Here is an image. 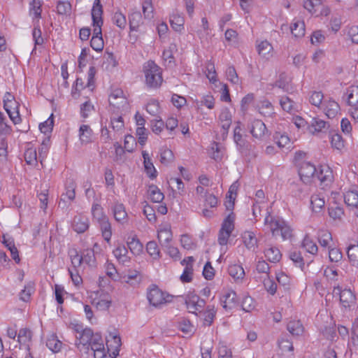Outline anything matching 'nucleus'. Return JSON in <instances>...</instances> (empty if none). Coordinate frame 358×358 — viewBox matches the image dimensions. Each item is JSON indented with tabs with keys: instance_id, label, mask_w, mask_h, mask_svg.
<instances>
[{
	"instance_id": "f8f14e48",
	"label": "nucleus",
	"mask_w": 358,
	"mask_h": 358,
	"mask_svg": "<svg viewBox=\"0 0 358 358\" xmlns=\"http://www.w3.org/2000/svg\"><path fill=\"white\" fill-rule=\"evenodd\" d=\"M322 110L325 115L330 119L336 117L341 111V107L338 102L332 98L324 99L322 103Z\"/></svg>"
},
{
	"instance_id": "dca6fc26",
	"label": "nucleus",
	"mask_w": 358,
	"mask_h": 358,
	"mask_svg": "<svg viewBox=\"0 0 358 358\" xmlns=\"http://www.w3.org/2000/svg\"><path fill=\"white\" fill-rule=\"evenodd\" d=\"M90 226L88 217L83 214H78L74 216L72 221V227L78 234L86 231Z\"/></svg>"
},
{
	"instance_id": "4468645a",
	"label": "nucleus",
	"mask_w": 358,
	"mask_h": 358,
	"mask_svg": "<svg viewBox=\"0 0 358 358\" xmlns=\"http://www.w3.org/2000/svg\"><path fill=\"white\" fill-rule=\"evenodd\" d=\"M219 122L222 127V139L224 140L228 134L229 129L232 122V116L229 110L227 108L222 110L219 115Z\"/></svg>"
},
{
	"instance_id": "680f3d73",
	"label": "nucleus",
	"mask_w": 358,
	"mask_h": 358,
	"mask_svg": "<svg viewBox=\"0 0 358 358\" xmlns=\"http://www.w3.org/2000/svg\"><path fill=\"white\" fill-rule=\"evenodd\" d=\"M275 85L285 92H288L292 89L289 83L288 78L285 73L280 74L279 78L276 80Z\"/></svg>"
},
{
	"instance_id": "7ed1b4c3",
	"label": "nucleus",
	"mask_w": 358,
	"mask_h": 358,
	"mask_svg": "<svg viewBox=\"0 0 358 358\" xmlns=\"http://www.w3.org/2000/svg\"><path fill=\"white\" fill-rule=\"evenodd\" d=\"M303 156H305L303 152H296L295 155V160L296 165L299 168V174L301 180L304 183H310L313 178H315L317 169L314 164L310 162L303 161L300 159Z\"/></svg>"
},
{
	"instance_id": "cd10ccee",
	"label": "nucleus",
	"mask_w": 358,
	"mask_h": 358,
	"mask_svg": "<svg viewBox=\"0 0 358 358\" xmlns=\"http://www.w3.org/2000/svg\"><path fill=\"white\" fill-rule=\"evenodd\" d=\"M347 104L350 107L358 106V86L349 87L345 92Z\"/></svg>"
},
{
	"instance_id": "ea45409f",
	"label": "nucleus",
	"mask_w": 358,
	"mask_h": 358,
	"mask_svg": "<svg viewBox=\"0 0 358 358\" xmlns=\"http://www.w3.org/2000/svg\"><path fill=\"white\" fill-rule=\"evenodd\" d=\"M273 139L279 148H287V149L291 148L292 143L290 139L285 134L275 132L273 136Z\"/></svg>"
},
{
	"instance_id": "1a4fd4ad",
	"label": "nucleus",
	"mask_w": 358,
	"mask_h": 358,
	"mask_svg": "<svg viewBox=\"0 0 358 358\" xmlns=\"http://www.w3.org/2000/svg\"><path fill=\"white\" fill-rule=\"evenodd\" d=\"M109 103L118 109H125L128 106V101L121 89H115L109 96Z\"/></svg>"
},
{
	"instance_id": "473e14b6",
	"label": "nucleus",
	"mask_w": 358,
	"mask_h": 358,
	"mask_svg": "<svg viewBox=\"0 0 358 358\" xmlns=\"http://www.w3.org/2000/svg\"><path fill=\"white\" fill-rule=\"evenodd\" d=\"M90 45L96 52H100L103 50L104 43L102 38L101 28H100L99 33H96L95 28L93 29V36L90 41Z\"/></svg>"
},
{
	"instance_id": "a211bd4d",
	"label": "nucleus",
	"mask_w": 358,
	"mask_h": 358,
	"mask_svg": "<svg viewBox=\"0 0 358 358\" xmlns=\"http://www.w3.org/2000/svg\"><path fill=\"white\" fill-rule=\"evenodd\" d=\"M220 303L225 310H231L238 303L236 293L233 290L227 292L220 299Z\"/></svg>"
},
{
	"instance_id": "39448f33",
	"label": "nucleus",
	"mask_w": 358,
	"mask_h": 358,
	"mask_svg": "<svg viewBox=\"0 0 358 358\" xmlns=\"http://www.w3.org/2000/svg\"><path fill=\"white\" fill-rule=\"evenodd\" d=\"M147 298L152 306L159 308L171 302L173 296L162 292L157 286L153 285L148 291Z\"/></svg>"
},
{
	"instance_id": "69168bd1",
	"label": "nucleus",
	"mask_w": 358,
	"mask_h": 358,
	"mask_svg": "<svg viewBox=\"0 0 358 358\" xmlns=\"http://www.w3.org/2000/svg\"><path fill=\"white\" fill-rule=\"evenodd\" d=\"M113 23L120 29H123L127 25V19L124 15L120 11H116L113 16Z\"/></svg>"
},
{
	"instance_id": "58836bf2",
	"label": "nucleus",
	"mask_w": 358,
	"mask_h": 358,
	"mask_svg": "<svg viewBox=\"0 0 358 358\" xmlns=\"http://www.w3.org/2000/svg\"><path fill=\"white\" fill-rule=\"evenodd\" d=\"M328 213L334 221H341L344 215V210L341 206L334 203L328 208Z\"/></svg>"
},
{
	"instance_id": "4c0bfd02",
	"label": "nucleus",
	"mask_w": 358,
	"mask_h": 358,
	"mask_svg": "<svg viewBox=\"0 0 358 358\" xmlns=\"http://www.w3.org/2000/svg\"><path fill=\"white\" fill-rule=\"evenodd\" d=\"M291 32L296 38L302 37L305 34V24L303 21L294 19L291 27Z\"/></svg>"
},
{
	"instance_id": "f257e3e1",
	"label": "nucleus",
	"mask_w": 358,
	"mask_h": 358,
	"mask_svg": "<svg viewBox=\"0 0 358 358\" xmlns=\"http://www.w3.org/2000/svg\"><path fill=\"white\" fill-rule=\"evenodd\" d=\"M264 225L271 231L273 236H280L283 240L290 238L292 236V230L285 221L271 216L268 210L264 218Z\"/></svg>"
},
{
	"instance_id": "49530a36",
	"label": "nucleus",
	"mask_w": 358,
	"mask_h": 358,
	"mask_svg": "<svg viewBox=\"0 0 358 358\" xmlns=\"http://www.w3.org/2000/svg\"><path fill=\"white\" fill-rule=\"evenodd\" d=\"M265 257L271 262H278L280 260L282 255L278 248L271 247L264 251Z\"/></svg>"
},
{
	"instance_id": "9d476101",
	"label": "nucleus",
	"mask_w": 358,
	"mask_h": 358,
	"mask_svg": "<svg viewBox=\"0 0 358 358\" xmlns=\"http://www.w3.org/2000/svg\"><path fill=\"white\" fill-rule=\"evenodd\" d=\"M185 304L190 313H196V311H201L206 301L196 294H189L185 298Z\"/></svg>"
},
{
	"instance_id": "6ab92c4d",
	"label": "nucleus",
	"mask_w": 358,
	"mask_h": 358,
	"mask_svg": "<svg viewBox=\"0 0 358 358\" xmlns=\"http://www.w3.org/2000/svg\"><path fill=\"white\" fill-rule=\"evenodd\" d=\"M249 129L252 136L256 138H262L266 131L265 124L260 120H253Z\"/></svg>"
},
{
	"instance_id": "423d86ee",
	"label": "nucleus",
	"mask_w": 358,
	"mask_h": 358,
	"mask_svg": "<svg viewBox=\"0 0 358 358\" xmlns=\"http://www.w3.org/2000/svg\"><path fill=\"white\" fill-rule=\"evenodd\" d=\"M235 214L231 213L224 220L222 227L219 231L217 241L220 245H225L228 242V239L234 229Z\"/></svg>"
},
{
	"instance_id": "5701e85b",
	"label": "nucleus",
	"mask_w": 358,
	"mask_h": 358,
	"mask_svg": "<svg viewBox=\"0 0 358 358\" xmlns=\"http://www.w3.org/2000/svg\"><path fill=\"white\" fill-rule=\"evenodd\" d=\"M317 240L321 247L330 248L333 242L332 235L326 229H320L317 233Z\"/></svg>"
},
{
	"instance_id": "bf43d9fd",
	"label": "nucleus",
	"mask_w": 358,
	"mask_h": 358,
	"mask_svg": "<svg viewBox=\"0 0 358 358\" xmlns=\"http://www.w3.org/2000/svg\"><path fill=\"white\" fill-rule=\"evenodd\" d=\"M322 6V0H306L303 3V7L312 14H316L317 10Z\"/></svg>"
},
{
	"instance_id": "20e7f679",
	"label": "nucleus",
	"mask_w": 358,
	"mask_h": 358,
	"mask_svg": "<svg viewBox=\"0 0 358 358\" xmlns=\"http://www.w3.org/2000/svg\"><path fill=\"white\" fill-rule=\"evenodd\" d=\"M333 294L339 297L340 303L345 311L353 310L356 307V295L350 289L343 288L341 286L334 287Z\"/></svg>"
},
{
	"instance_id": "a18cd8bd",
	"label": "nucleus",
	"mask_w": 358,
	"mask_h": 358,
	"mask_svg": "<svg viewBox=\"0 0 358 358\" xmlns=\"http://www.w3.org/2000/svg\"><path fill=\"white\" fill-rule=\"evenodd\" d=\"M324 95L321 91H313L310 93L308 101L310 103L317 108H321L323 103Z\"/></svg>"
},
{
	"instance_id": "a878e982",
	"label": "nucleus",
	"mask_w": 358,
	"mask_h": 358,
	"mask_svg": "<svg viewBox=\"0 0 358 358\" xmlns=\"http://www.w3.org/2000/svg\"><path fill=\"white\" fill-rule=\"evenodd\" d=\"M24 157L26 163L32 166H36L38 165V157L37 156L36 149L30 144L24 151Z\"/></svg>"
},
{
	"instance_id": "09e8293b",
	"label": "nucleus",
	"mask_w": 358,
	"mask_h": 358,
	"mask_svg": "<svg viewBox=\"0 0 358 358\" xmlns=\"http://www.w3.org/2000/svg\"><path fill=\"white\" fill-rule=\"evenodd\" d=\"M148 194L151 201L155 203H160L164 199V194L155 185L149 187Z\"/></svg>"
},
{
	"instance_id": "c85d7f7f",
	"label": "nucleus",
	"mask_w": 358,
	"mask_h": 358,
	"mask_svg": "<svg viewBox=\"0 0 358 358\" xmlns=\"http://www.w3.org/2000/svg\"><path fill=\"white\" fill-rule=\"evenodd\" d=\"M93 131L89 125L82 124L79 128V139L82 144L92 142Z\"/></svg>"
},
{
	"instance_id": "603ef678",
	"label": "nucleus",
	"mask_w": 358,
	"mask_h": 358,
	"mask_svg": "<svg viewBox=\"0 0 358 358\" xmlns=\"http://www.w3.org/2000/svg\"><path fill=\"white\" fill-rule=\"evenodd\" d=\"M349 262L352 266H358V245H350L347 250Z\"/></svg>"
},
{
	"instance_id": "0eeeda50",
	"label": "nucleus",
	"mask_w": 358,
	"mask_h": 358,
	"mask_svg": "<svg viewBox=\"0 0 358 358\" xmlns=\"http://www.w3.org/2000/svg\"><path fill=\"white\" fill-rule=\"evenodd\" d=\"M94 334L91 329L85 328L82 330L80 335H76V345L81 351L87 352L90 350V342L93 338Z\"/></svg>"
},
{
	"instance_id": "393cba45",
	"label": "nucleus",
	"mask_w": 358,
	"mask_h": 358,
	"mask_svg": "<svg viewBox=\"0 0 358 358\" xmlns=\"http://www.w3.org/2000/svg\"><path fill=\"white\" fill-rule=\"evenodd\" d=\"M242 238L245 247L248 250L255 251L257 248V238L254 232L245 231L242 234Z\"/></svg>"
},
{
	"instance_id": "c9c22d12",
	"label": "nucleus",
	"mask_w": 358,
	"mask_h": 358,
	"mask_svg": "<svg viewBox=\"0 0 358 358\" xmlns=\"http://www.w3.org/2000/svg\"><path fill=\"white\" fill-rule=\"evenodd\" d=\"M259 55L266 59H268L272 56L273 47L267 41H263L257 47Z\"/></svg>"
},
{
	"instance_id": "864d4df0",
	"label": "nucleus",
	"mask_w": 358,
	"mask_h": 358,
	"mask_svg": "<svg viewBox=\"0 0 358 358\" xmlns=\"http://www.w3.org/2000/svg\"><path fill=\"white\" fill-rule=\"evenodd\" d=\"M56 8L59 15H70L71 13L72 6L68 1H59L57 3Z\"/></svg>"
},
{
	"instance_id": "f704fd0d",
	"label": "nucleus",
	"mask_w": 358,
	"mask_h": 358,
	"mask_svg": "<svg viewBox=\"0 0 358 358\" xmlns=\"http://www.w3.org/2000/svg\"><path fill=\"white\" fill-rule=\"evenodd\" d=\"M127 243L134 255H139L143 250V245L136 236H129Z\"/></svg>"
},
{
	"instance_id": "bb28decb",
	"label": "nucleus",
	"mask_w": 358,
	"mask_h": 358,
	"mask_svg": "<svg viewBox=\"0 0 358 358\" xmlns=\"http://www.w3.org/2000/svg\"><path fill=\"white\" fill-rule=\"evenodd\" d=\"M157 238L162 247L169 246L172 240V232L169 227H164L158 231Z\"/></svg>"
},
{
	"instance_id": "6e6552de",
	"label": "nucleus",
	"mask_w": 358,
	"mask_h": 358,
	"mask_svg": "<svg viewBox=\"0 0 358 358\" xmlns=\"http://www.w3.org/2000/svg\"><path fill=\"white\" fill-rule=\"evenodd\" d=\"M91 15L92 18V24L94 28H95V31L96 34L99 33L100 28H101L103 24L102 18L103 6L101 3V0H94Z\"/></svg>"
},
{
	"instance_id": "c756f323",
	"label": "nucleus",
	"mask_w": 358,
	"mask_h": 358,
	"mask_svg": "<svg viewBox=\"0 0 358 358\" xmlns=\"http://www.w3.org/2000/svg\"><path fill=\"white\" fill-rule=\"evenodd\" d=\"M142 155L143 157L144 167L146 173L150 178H155L157 177V171L151 161L148 153L146 151H143Z\"/></svg>"
},
{
	"instance_id": "72a5a7b5",
	"label": "nucleus",
	"mask_w": 358,
	"mask_h": 358,
	"mask_svg": "<svg viewBox=\"0 0 358 358\" xmlns=\"http://www.w3.org/2000/svg\"><path fill=\"white\" fill-rule=\"evenodd\" d=\"M301 247L313 255H316L318 252V247L315 242L308 236L306 235L302 241Z\"/></svg>"
},
{
	"instance_id": "e433bc0d",
	"label": "nucleus",
	"mask_w": 358,
	"mask_h": 358,
	"mask_svg": "<svg viewBox=\"0 0 358 358\" xmlns=\"http://www.w3.org/2000/svg\"><path fill=\"white\" fill-rule=\"evenodd\" d=\"M42 1L41 0H32L29 3V15L33 16L34 18L37 19L38 23L39 19L41 17L42 12Z\"/></svg>"
},
{
	"instance_id": "774afa93",
	"label": "nucleus",
	"mask_w": 358,
	"mask_h": 358,
	"mask_svg": "<svg viewBox=\"0 0 358 358\" xmlns=\"http://www.w3.org/2000/svg\"><path fill=\"white\" fill-rule=\"evenodd\" d=\"M174 159L173 152L166 148L160 150V162L162 164H167L171 162Z\"/></svg>"
},
{
	"instance_id": "aec40b11",
	"label": "nucleus",
	"mask_w": 358,
	"mask_h": 358,
	"mask_svg": "<svg viewBox=\"0 0 358 358\" xmlns=\"http://www.w3.org/2000/svg\"><path fill=\"white\" fill-rule=\"evenodd\" d=\"M329 127L327 122L319 117H313L308 124V129L311 134H316L322 132L324 129H328Z\"/></svg>"
},
{
	"instance_id": "ddd939ff",
	"label": "nucleus",
	"mask_w": 358,
	"mask_h": 358,
	"mask_svg": "<svg viewBox=\"0 0 358 358\" xmlns=\"http://www.w3.org/2000/svg\"><path fill=\"white\" fill-rule=\"evenodd\" d=\"M315 178L320 181L321 185L327 187L333 182L332 170L328 166H320L318 171H316Z\"/></svg>"
},
{
	"instance_id": "13d9d810",
	"label": "nucleus",
	"mask_w": 358,
	"mask_h": 358,
	"mask_svg": "<svg viewBox=\"0 0 358 358\" xmlns=\"http://www.w3.org/2000/svg\"><path fill=\"white\" fill-rule=\"evenodd\" d=\"M331 135V147L338 150H341L344 148V140L342 136L338 133H332Z\"/></svg>"
},
{
	"instance_id": "338daca9",
	"label": "nucleus",
	"mask_w": 358,
	"mask_h": 358,
	"mask_svg": "<svg viewBox=\"0 0 358 358\" xmlns=\"http://www.w3.org/2000/svg\"><path fill=\"white\" fill-rule=\"evenodd\" d=\"M31 332L27 328L21 329L17 335V341L21 345H26L31 340Z\"/></svg>"
},
{
	"instance_id": "2f4dec72",
	"label": "nucleus",
	"mask_w": 358,
	"mask_h": 358,
	"mask_svg": "<svg viewBox=\"0 0 358 358\" xmlns=\"http://www.w3.org/2000/svg\"><path fill=\"white\" fill-rule=\"evenodd\" d=\"M287 331L294 336H301L304 331V327L300 320H292L287 324Z\"/></svg>"
},
{
	"instance_id": "7c9ffc66",
	"label": "nucleus",
	"mask_w": 358,
	"mask_h": 358,
	"mask_svg": "<svg viewBox=\"0 0 358 358\" xmlns=\"http://www.w3.org/2000/svg\"><path fill=\"white\" fill-rule=\"evenodd\" d=\"M257 107L259 113L265 117H271L275 113L272 103L267 99L260 101Z\"/></svg>"
},
{
	"instance_id": "2eb2a0df",
	"label": "nucleus",
	"mask_w": 358,
	"mask_h": 358,
	"mask_svg": "<svg viewBox=\"0 0 358 358\" xmlns=\"http://www.w3.org/2000/svg\"><path fill=\"white\" fill-rule=\"evenodd\" d=\"M3 108L13 124H17L21 122L19 113V103L15 99L11 100L9 103H4Z\"/></svg>"
},
{
	"instance_id": "37998d69",
	"label": "nucleus",
	"mask_w": 358,
	"mask_h": 358,
	"mask_svg": "<svg viewBox=\"0 0 358 358\" xmlns=\"http://www.w3.org/2000/svg\"><path fill=\"white\" fill-rule=\"evenodd\" d=\"M170 23L175 31H181L184 29L185 20L180 14L173 13L170 16Z\"/></svg>"
},
{
	"instance_id": "f3484780",
	"label": "nucleus",
	"mask_w": 358,
	"mask_h": 358,
	"mask_svg": "<svg viewBox=\"0 0 358 358\" xmlns=\"http://www.w3.org/2000/svg\"><path fill=\"white\" fill-rule=\"evenodd\" d=\"M106 345L108 352H111L113 358H115L120 351L121 346V339L119 336L110 334L108 337L106 338Z\"/></svg>"
},
{
	"instance_id": "3c124183",
	"label": "nucleus",
	"mask_w": 358,
	"mask_h": 358,
	"mask_svg": "<svg viewBox=\"0 0 358 358\" xmlns=\"http://www.w3.org/2000/svg\"><path fill=\"white\" fill-rule=\"evenodd\" d=\"M177 51V45L174 43H171L168 48L165 49L162 53L164 60L169 61V64H173L175 62L173 54Z\"/></svg>"
},
{
	"instance_id": "052dcab7",
	"label": "nucleus",
	"mask_w": 358,
	"mask_h": 358,
	"mask_svg": "<svg viewBox=\"0 0 358 358\" xmlns=\"http://www.w3.org/2000/svg\"><path fill=\"white\" fill-rule=\"evenodd\" d=\"M279 348L283 352H293L294 346L292 342L286 336L280 337L278 341Z\"/></svg>"
},
{
	"instance_id": "5fc2aeb1",
	"label": "nucleus",
	"mask_w": 358,
	"mask_h": 358,
	"mask_svg": "<svg viewBox=\"0 0 358 358\" xmlns=\"http://www.w3.org/2000/svg\"><path fill=\"white\" fill-rule=\"evenodd\" d=\"M110 125L112 129L116 132H119L123 130L124 127V123L122 117L113 114L110 117Z\"/></svg>"
},
{
	"instance_id": "a19ab883",
	"label": "nucleus",
	"mask_w": 358,
	"mask_h": 358,
	"mask_svg": "<svg viewBox=\"0 0 358 358\" xmlns=\"http://www.w3.org/2000/svg\"><path fill=\"white\" fill-rule=\"evenodd\" d=\"M103 239L109 243L112 236V227L109 219L98 224Z\"/></svg>"
},
{
	"instance_id": "de8ad7c7",
	"label": "nucleus",
	"mask_w": 358,
	"mask_h": 358,
	"mask_svg": "<svg viewBox=\"0 0 358 358\" xmlns=\"http://www.w3.org/2000/svg\"><path fill=\"white\" fill-rule=\"evenodd\" d=\"M310 204L313 210L318 212L324 206V198L318 194H313L310 197Z\"/></svg>"
},
{
	"instance_id": "f03ea898",
	"label": "nucleus",
	"mask_w": 358,
	"mask_h": 358,
	"mask_svg": "<svg viewBox=\"0 0 358 358\" xmlns=\"http://www.w3.org/2000/svg\"><path fill=\"white\" fill-rule=\"evenodd\" d=\"M145 85L148 88L157 89L163 83L162 69L152 60L146 62L143 66Z\"/></svg>"
},
{
	"instance_id": "8fccbe9b",
	"label": "nucleus",
	"mask_w": 358,
	"mask_h": 358,
	"mask_svg": "<svg viewBox=\"0 0 358 358\" xmlns=\"http://www.w3.org/2000/svg\"><path fill=\"white\" fill-rule=\"evenodd\" d=\"M47 347L53 352H59L62 347V343L55 335H52L46 341Z\"/></svg>"
},
{
	"instance_id": "6e6d98bb",
	"label": "nucleus",
	"mask_w": 358,
	"mask_h": 358,
	"mask_svg": "<svg viewBox=\"0 0 358 358\" xmlns=\"http://www.w3.org/2000/svg\"><path fill=\"white\" fill-rule=\"evenodd\" d=\"M345 203L352 207L358 206V192L357 191H348L344 194Z\"/></svg>"
},
{
	"instance_id": "9b49d317",
	"label": "nucleus",
	"mask_w": 358,
	"mask_h": 358,
	"mask_svg": "<svg viewBox=\"0 0 358 358\" xmlns=\"http://www.w3.org/2000/svg\"><path fill=\"white\" fill-rule=\"evenodd\" d=\"M111 211L116 222L121 224H124L128 222V214L123 203L117 201H115L111 206Z\"/></svg>"
},
{
	"instance_id": "79ce46f5",
	"label": "nucleus",
	"mask_w": 358,
	"mask_h": 358,
	"mask_svg": "<svg viewBox=\"0 0 358 358\" xmlns=\"http://www.w3.org/2000/svg\"><path fill=\"white\" fill-rule=\"evenodd\" d=\"M129 28L131 31H137L143 24L142 15L139 11H134L129 16Z\"/></svg>"
},
{
	"instance_id": "e2e57ef3",
	"label": "nucleus",
	"mask_w": 358,
	"mask_h": 358,
	"mask_svg": "<svg viewBox=\"0 0 358 358\" xmlns=\"http://www.w3.org/2000/svg\"><path fill=\"white\" fill-rule=\"evenodd\" d=\"M216 310L214 306H208L204 313V324L210 326L215 317Z\"/></svg>"
},
{
	"instance_id": "4d7b16f0",
	"label": "nucleus",
	"mask_w": 358,
	"mask_h": 358,
	"mask_svg": "<svg viewBox=\"0 0 358 358\" xmlns=\"http://www.w3.org/2000/svg\"><path fill=\"white\" fill-rule=\"evenodd\" d=\"M146 250L153 259L161 258V252L155 241H149L146 245Z\"/></svg>"
},
{
	"instance_id": "0e129e2a",
	"label": "nucleus",
	"mask_w": 358,
	"mask_h": 358,
	"mask_svg": "<svg viewBox=\"0 0 358 358\" xmlns=\"http://www.w3.org/2000/svg\"><path fill=\"white\" fill-rule=\"evenodd\" d=\"M289 259L294 263L296 266L303 269L304 266V261L301 253L297 250H292L289 254Z\"/></svg>"
},
{
	"instance_id": "412c9836",
	"label": "nucleus",
	"mask_w": 358,
	"mask_h": 358,
	"mask_svg": "<svg viewBox=\"0 0 358 358\" xmlns=\"http://www.w3.org/2000/svg\"><path fill=\"white\" fill-rule=\"evenodd\" d=\"M113 253L117 261L123 265H126L130 262V257L127 255V248L122 244L117 245Z\"/></svg>"
},
{
	"instance_id": "c03bdc74",
	"label": "nucleus",
	"mask_w": 358,
	"mask_h": 358,
	"mask_svg": "<svg viewBox=\"0 0 358 358\" xmlns=\"http://www.w3.org/2000/svg\"><path fill=\"white\" fill-rule=\"evenodd\" d=\"M228 273L235 280L243 279L245 275L244 269L239 264L230 265L228 268Z\"/></svg>"
},
{
	"instance_id": "b1692460",
	"label": "nucleus",
	"mask_w": 358,
	"mask_h": 358,
	"mask_svg": "<svg viewBox=\"0 0 358 358\" xmlns=\"http://www.w3.org/2000/svg\"><path fill=\"white\" fill-rule=\"evenodd\" d=\"M93 222L99 224L108 219L103 207L99 203H93L91 209Z\"/></svg>"
},
{
	"instance_id": "4be33fe9",
	"label": "nucleus",
	"mask_w": 358,
	"mask_h": 358,
	"mask_svg": "<svg viewBox=\"0 0 358 358\" xmlns=\"http://www.w3.org/2000/svg\"><path fill=\"white\" fill-rule=\"evenodd\" d=\"M239 187L238 181L234 182L230 187L227 195L228 200L225 202L226 208L228 210H233L234 207V201L237 195V191Z\"/></svg>"
}]
</instances>
